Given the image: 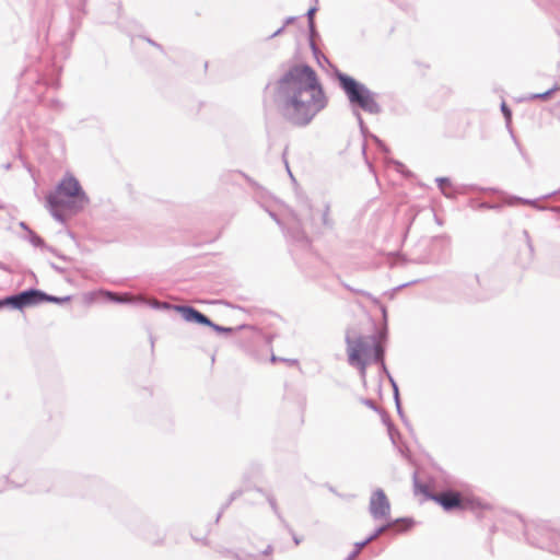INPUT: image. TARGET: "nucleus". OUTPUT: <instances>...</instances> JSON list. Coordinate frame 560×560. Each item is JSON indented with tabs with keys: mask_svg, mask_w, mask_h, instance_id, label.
<instances>
[{
	"mask_svg": "<svg viewBox=\"0 0 560 560\" xmlns=\"http://www.w3.org/2000/svg\"><path fill=\"white\" fill-rule=\"evenodd\" d=\"M46 301L60 302L61 299L47 295L46 293L39 290L31 289L23 291L19 294L7 296L0 300V310L7 306L16 310H22L27 306L38 305Z\"/></svg>",
	"mask_w": 560,
	"mask_h": 560,
	"instance_id": "39448f33",
	"label": "nucleus"
},
{
	"mask_svg": "<svg viewBox=\"0 0 560 560\" xmlns=\"http://www.w3.org/2000/svg\"><path fill=\"white\" fill-rule=\"evenodd\" d=\"M89 203V197L82 189L79 180L67 173L56 189L47 196V205L51 215L59 222H65L61 210L70 213L82 211Z\"/></svg>",
	"mask_w": 560,
	"mask_h": 560,
	"instance_id": "f03ea898",
	"label": "nucleus"
},
{
	"mask_svg": "<svg viewBox=\"0 0 560 560\" xmlns=\"http://www.w3.org/2000/svg\"><path fill=\"white\" fill-rule=\"evenodd\" d=\"M177 312L186 322L211 325V320L191 306H176Z\"/></svg>",
	"mask_w": 560,
	"mask_h": 560,
	"instance_id": "6e6552de",
	"label": "nucleus"
},
{
	"mask_svg": "<svg viewBox=\"0 0 560 560\" xmlns=\"http://www.w3.org/2000/svg\"><path fill=\"white\" fill-rule=\"evenodd\" d=\"M270 505L273 509L275 512H277V505L273 499H269Z\"/></svg>",
	"mask_w": 560,
	"mask_h": 560,
	"instance_id": "5701e85b",
	"label": "nucleus"
},
{
	"mask_svg": "<svg viewBox=\"0 0 560 560\" xmlns=\"http://www.w3.org/2000/svg\"><path fill=\"white\" fill-rule=\"evenodd\" d=\"M369 542H365V540L361 541V542H357L355 544V548L354 550L352 551V553L350 555V559H353L354 557H357V555L361 551V549L366 546Z\"/></svg>",
	"mask_w": 560,
	"mask_h": 560,
	"instance_id": "4468645a",
	"label": "nucleus"
},
{
	"mask_svg": "<svg viewBox=\"0 0 560 560\" xmlns=\"http://www.w3.org/2000/svg\"><path fill=\"white\" fill-rule=\"evenodd\" d=\"M278 97L284 117L295 126L308 125L328 103L316 72L307 65H296L281 77Z\"/></svg>",
	"mask_w": 560,
	"mask_h": 560,
	"instance_id": "f257e3e1",
	"label": "nucleus"
},
{
	"mask_svg": "<svg viewBox=\"0 0 560 560\" xmlns=\"http://www.w3.org/2000/svg\"><path fill=\"white\" fill-rule=\"evenodd\" d=\"M283 28H284V25H283V26H281L280 28H278L273 34H271V36H270V37L272 38V37L278 36L279 34H281V33H282Z\"/></svg>",
	"mask_w": 560,
	"mask_h": 560,
	"instance_id": "aec40b11",
	"label": "nucleus"
},
{
	"mask_svg": "<svg viewBox=\"0 0 560 560\" xmlns=\"http://www.w3.org/2000/svg\"><path fill=\"white\" fill-rule=\"evenodd\" d=\"M559 103H560V98H559Z\"/></svg>",
	"mask_w": 560,
	"mask_h": 560,
	"instance_id": "a878e982",
	"label": "nucleus"
},
{
	"mask_svg": "<svg viewBox=\"0 0 560 560\" xmlns=\"http://www.w3.org/2000/svg\"><path fill=\"white\" fill-rule=\"evenodd\" d=\"M435 500L446 510L450 511L460 505V499L457 493L445 492L435 497Z\"/></svg>",
	"mask_w": 560,
	"mask_h": 560,
	"instance_id": "1a4fd4ad",
	"label": "nucleus"
},
{
	"mask_svg": "<svg viewBox=\"0 0 560 560\" xmlns=\"http://www.w3.org/2000/svg\"><path fill=\"white\" fill-rule=\"evenodd\" d=\"M517 200L522 201L523 203H526V205L536 206V200L522 199V198H518Z\"/></svg>",
	"mask_w": 560,
	"mask_h": 560,
	"instance_id": "6ab92c4d",
	"label": "nucleus"
},
{
	"mask_svg": "<svg viewBox=\"0 0 560 560\" xmlns=\"http://www.w3.org/2000/svg\"><path fill=\"white\" fill-rule=\"evenodd\" d=\"M30 242L32 245H34L35 247H40L44 245V241L42 240L40 236H38L37 234H34V233H31L30 235Z\"/></svg>",
	"mask_w": 560,
	"mask_h": 560,
	"instance_id": "ddd939ff",
	"label": "nucleus"
},
{
	"mask_svg": "<svg viewBox=\"0 0 560 560\" xmlns=\"http://www.w3.org/2000/svg\"><path fill=\"white\" fill-rule=\"evenodd\" d=\"M555 93H560V88L558 85H553L542 93L529 94L526 97V100H546L547 97H549L550 95H552Z\"/></svg>",
	"mask_w": 560,
	"mask_h": 560,
	"instance_id": "9b49d317",
	"label": "nucleus"
},
{
	"mask_svg": "<svg viewBox=\"0 0 560 560\" xmlns=\"http://www.w3.org/2000/svg\"><path fill=\"white\" fill-rule=\"evenodd\" d=\"M526 535L532 544L540 548L560 552V533L551 530L546 524L527 527Z\"/></svg>",
	"mask_w": 560,
	"mask_h": 560,
	"instance_id": "423d86ee",
	"label": "nucleus"
},
{
	"mask_svg": "<svg viewBox=\"0 0 560 560\" xmlns=\"http://www.w3.org/2000/svg\"><path fill=\"white\" fill-rule=\"evenodd\" d=\"M369 511L375 521H388L390 514V503L382 489L373 491L370 498Z\"/></svg>",
	"mask_w": 560,
	"mask_h": 560,
	"instance_id": "0eeeda50",
	"label": "nucleus"
},
{
	"mask_svg": "<svg viewBox=\"0 0 560 560\" xmlns=\"http://www.w3.org/2000/svg\"><path fill=\"white\" fill-rule=\"evenodd\" d=\"M107 294H108L109 299H110L112 301H114V302L124 303V302H127V301H128V299H127V298H120V296H117V295H115V294H113V293H109V292H108Z\"/></svg>",
	"mask_w": 560,
	"mask_h": 560,
	"instance_id": "f3484780",
	"label": "nucleus"
},
{
	"mask_svg": "<svg viewBox=\"0 0 560 560\" xmlns=\"http://www.w3.org/2000/svg\"><path fill=\"white\" fill-rule=\"evenodd\" d=\"M338 79L351 104L358 105L364 112L370 114H378L381 112V106L376 102L375 93L369 90L364 84H361L353 78L341 73L338 74Z\"/></svg>",
	"mask_w": 560,
	"mask_h": 560,
	"instance_id": "20e7f679",
	"label": "nucleus"
},
{
	"mask_svg": "<svg viewBox=\"0 0 560 560\" xmlns=\"http://www.w3.org/2000/svg\"><path fill=\"white\" fill-rule=\"evenodd\" d=\"M501 110L506 119V121H510L511 119V110L508 108L506 104L503 102L501 104Z\"/></svg>",
	"mask_w": 560,
	"mask_h": 560,
	"instance_id": "2eb2a0df",
	"label": "nucleus"
},
{
	"mask_svg": "<svg viewBox=\"0 0 560 560\" xmlns=\"http://www.w3.org/2000/svg\"><path fill=\"white\" fill-rule=\"evenodd\" d=\"M292 21H293V18H289V19L287 20V24H288V23H291Z\"/></svg>",
	"mask_w": 560,
	"mask_h": 560,
	"instance_id": "393cba45",
	"label": "nucleus"
},
{
	"mask_svg": "<svg viewBox=\"0 0 560 560\" xmlns=\"http://www.w3.org/2000/svg\"><path fill=\"white\" fill-rule=\"evenodd\" d=\"M438 186L442 194L447 197L452 198L455 195V189L451 183V180L447 177H438L436 178Z\"/></svg>",
	"mask_w": 560,
	"mask_h": 560,
	"instance_id": "9d476101",
	"label": "nucleus"
},
{
	"mask_svg": "<svg viewBox=\"0 0 560 560\" xmlns=\"http://www.w3.org/2000/svg\"><path fill=\"white\" fill-rule=\"evenodd\" d=\"M209 326L212 327L217 331H225V332L231 331V328H224V327L218 326V325L213 324L212 322H211V325H209Z\"/></svg>",
	"mask_w": 560,
	"mask_h": 560,
	"instance_id": "a211bd4d",
	"label": "nucleus"
},
{
	"mask_svg": "<svg viewBox=\"0 0 560 560\" xmlns=\"http://www.w3.org/2000/svg\"><path fill=\"white\" fill-rule=\"evenodd\" d=\"M315 8H311L308 11H307V16H308V22H310V28L311 31L313 32L314 31V22H313V14L315 12Z\"/></svg>",
	"mask_w": 560,
	"mask_h": 560,
	"instance_id": "dca6fc26",
	"label": "nucleus"
},
{
	"mask_svg": "<svg viewBox=\"0 0 560 560\" xmlns=\"http://www.w3.org/2000/svg\"><path fill=\"white\" fill-rule=\"evenodd\" d=\"M349 363L358 366L361 376H365L366 365L372 362H380L384 366L383 353L384 350L376 338L373 337H359L355 340L347 338Z\"/></svg>",
	"mask_w": 560,
	"mask_h": 560,
	"instance_id": "7ed1b4c3",
	"label": "nucleus"
},
{
	"mask_svg": "<svg viewBox=\"0 0 560 560\" xmlns=\"http://www.w3.org/2000/svg\"><path fill=\"white\" fill-rule=\"evenodd\" d=\"M389 527V524L383 525L378 528H376L373 534H371L366 539L365 542H371L374 539H376L380 535H382L387 528Z\"/></svg>",
	"mask_w": 560,
	"mask_h": 560,
	"instance_id": "f8f14e48",
	"label": "nucleus"
},
{
	"mask_svg": "<svg viewBox=\"0 0 560 560\" xmlns=\"http://www.w3.org/2000/svg\"><path fill=\"white\" fill-rule=\"evenodd\" d=\"M358 119H359L360 125L362 126L363 125V120H362V118H361V116L359 114H358Z\"/></svg>",
	"mask_w": 560,
	"mask_h": 560,
	"instance_id": "b1692460",
	"label": "nucleus"
},
{
	"mask_svg": "<svg viewBox=\"0 0 560 560\" xmlns=\"http://www.w3.org/2000/svg\"><path fill=\"white\" fill-rule=\"evenodd\" d=\"M394 385V390H395V398H396V401H398V390H397V386L395 384ZM397 408L399 409V402H397Z\"/></svg>",
	"mask_w": 560,
	"mask_h": 560,
	"instance_id": "412c9836",
	"label": "nucleus"
},
{
	"mask_svg": "<svg viewBox=\"0 0 560 560\" xmlns=\"http://www.w3.org/2000/svg\"><path fill=\"white\" fill-rule=\"evenodd\" d=\"M364 404L370 408H375L374 402L372 400H364Z\"/></svg>",
	"mask_w": 560,
	"mask_h": 560,
	"instance_id": "4be33fe9",
	"label": "nucleus"
}]
</instances>
